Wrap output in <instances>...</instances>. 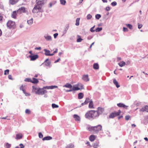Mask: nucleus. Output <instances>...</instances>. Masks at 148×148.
<instances>
[{
	"instance_id": "1",
	"label": "nucleus",
	"mask_w": 148,
	"mask_h": 148,
	"mask_svg": "<svg viewBox=\"0 0 148 148\" xmlns=\"http://www.w3.org/2000/svg\"><path fill=\"white\" fill-rule=\"evenodd\" d=\"M96 112L95 110H90L88 111L85 114L86 118L90 119H94L98 117Z\"/></svg>"
},
{
	"instance_id": "2",
	"label": "nucleus",
	"mask_w": 148,
	"mask_h": 148,
	"mask_svg": "<svg viewBox=\"0 0 148 148\" xmlns=\"http://www.w3.org/2000/svg\"><path fill=\"white\" fill-rule=\"evenodd\" d=\"M102 129V126L100 125L95 126H89L88 128V130L89 131L96 133L101 130Z\"/></svg>"
},
{
	"instance_id": "3",
	"label": "nucleus",
	"mask_w": 148,
	"mask_h": 148,
	"mask_svg": "<svg viewBox=\"0 0 148 148\" xmlns=\"http://www.w3.org/2000/svg\"><path fill=\"white\" fill-rule=\"evenodd\" d=\"M32 91L35 92L36 94L38 95H44L47 92V91L44 90L43 89L36 88V87L33 86Z\"/></svg>"
},
{
	"instance_id": "4",
	"label": "nucleus",
	"mask_w": 148,
	"mask_h": 148,
	"mask_svg": "<svg viewBox=\"0 0 148 148\" xmlns=\"http://www.w3.org/2000/svg\"><path fill=\"white\" fill-rule=\"evenodd\" d=\"M6 25L8 28L10 29H14L16 27L15 22L10 20L8 21Z\"/></svg>"
},
{
	"instance_id": "5",
	"label": "nucleus",
	"mask_w": 148,
	"mask_h": 148,
	"mask_svg": "<svg viewBox=\"0 0 148 148\" xmlns=\"http://www.w3.org/2000/svg\"><path fill=\"white\" fill-rule=\"evenodd\" d=\"M42 11L43 10L42 8H41L39 6L36 5L35 7H34L32 10L33 12L34 13H37L39 12H42Z\"/></svg>"
},
{
	"instance_id": "6",
	"label": "nucleus",
	"mask_w": 148,
	"mask_h": 148,
	"mask_svg": "<svg viewBox=\"0 0 148 148\" xmlns=\"http://www.w3.org/2000/svg\"><path fill=\"white\" fill-rule=\"evenodd\" d=\"M121 112V111L119 110L118 112H114L111 113L109 116L110 118H113L114 117L119 115Z\"/></svg>"
},
{
	"instance_id": "7",
	"label": "nucleus",
	"mask_w": 148,
	"mask_h": 148,
	"mask_svg": "<svg viewBox=\"0 0 148 148\" xmlns=\"http://www.w3.org/2000/svg\"><path fill=\"white\" fill-rule=\"evenodd\" d=\"M97 114V115L98 117L99 116L103 113L104 111V109L100 107H99L97 108V110L96 111Z\"/></svg>"
},
{
	"instance_id": "8",
	"label": "nucleus",
	"mask_w": 148,
	"mask_h": 148,
	"mask_svg": "<svg viewBox=\"0 0 148 148\" xmlns=\"http://www.w3.org/2000/svg\"><path fill=\"white\" fill-rule=\"evenodd\" d=\"M29 57L30 58V60L31 61H34L38 58V55H30Z\"/></svg>"
},
{
	"instance_id": "9",
	"label": "nucleus",
	"mask_w": 148,
	"mask_h": 148,
	"mask_svg": "<svg viewBox=\"0 0 148 148\" xmlns=\"http://www.w3.org/2000/svg\"><path fill=\"white\" fill-rule=\"evenodd\" d=\"M44 2L43 1H38L36 5L38 6H39L42 8V6L44 5Z\"/></svg>"
},
{
	"instance_id": "10",
	"label": "nucleus",
	"mask_w": 148,
	"mask_h": 148,
	"mask_svg": "<svg viewBox=\"0 0 148 148\" xmlns=\"http://www.w3.org/2000/svg\"><path fill=\"white\" fill-rule=\"evenodd\" d=\"M44 64L46 66H50L51 64V62L48 59H47L44 62Z\"/></svg>"
},
{
	"instance_id": "11",
	"label": "nucleus",
	"mask_w": 148,
	"mask_h": 148,
	"mask_svg": "<svg viewBox=\"0 0 148 148\" xmlns=\"http://www.w3.org/2000/svg\"><path fill=\"white\" fill-rule=\"evenodd\" d=\"M44 51L45 52V55L47 56H52L53 54L50 53V51L49 50H47L46 49H44Z\"/></svg>"
},
{
	"instance_id": "12",
	"label": "nucleus",
	"mask_w": 148,
	"mask_h": 148,
	"mask_svg": "<svg viewBox=\"0 0 148 148\" xmlns=\"http://www.w3.org/2000/svg\"><path fill=\"white\" fill-rule=\"evenodd\" d=\"M117 106L119 107H123L125 109H127L128 106L123 103H120L117 104Z\"/></svg>"
},
{
	"instance_id": "13",
	"label": "nucleus",
	"mask_w": 148,
	"mask_h": 148,
	"mask_svg": "<svg viewBox=\"0 0 148 148\" xmlns=\"http://www.w3.org/2000/svg\"><path fill=\"white\" fill-rule=\"evenodd\" d=\"M25 11V7H23L19 8L17 10V12L20 13H24Z\"/></svg>"
},
{
	"instance_id": "14",
	"label": "nucleus",
	"mask_w": 148,
	"mask_h": 148,
	"mask_svg": "<svg viewBox=\"0 0 148 148\" xmlns=\"http://www.w3.org/2000/svg\"><path fill=\"white\" fill-rule=\"evenodd\" d=\"M82 79L84 81L86 82L88 81L89 80L88 75H83Z\"/></svg>"
},
{
	"instance_id": "15",
	"label": "nucleus",
	"mask_w": 148,
	"mask_h": 148,
	"mask_svg": "<svg viewBox=\"0 0 148 148\" xmlns=\"http://www.w3.org/2000/svg\"><path fill=\"white\" fill-rule=\"evenodd\" d=\"M19 0H9V3L10 4L13 5L16 4Z\"/></svg>"
},
{
	"instance_id": "16",
	"label": "nucleus",
	"mask_w": 148,
	"mask_h": 148,
	"mask_svg": "<svg viewBox=\"0 0 148 148\" xmlns=\"http://www.w3.org/2000/svg\"><path fill=\"white\" fill-rule=\"evenodd\" d=\"M141 110L142 112L146 111L147 112H148V106H145L142 108Z\"/></svg>"
},
{
	"instance_id": "17",
	"label": "nucleus",
	"mask_w": 148,
	"mask_h": 148,
	"mask_svg": "<svg viewBox=\"0 0 148 148\" xmlns=\"http://www.w3.org/2000/svg\"><path fill=\"white\" fill-rule=\"evenodd\" d=\"M88 107L90 109H93L94 108L93 107V103L91 100H90V101Z\"/></svg>"
},
{
	"instance_id": "18",
	"label": "nucleus",
	"mask_w": 148,
	"mask_h": 148,
	"mask_svg": "<svg viewBox=\"0 0 148 148\" xmlns=\"http://www.w3.org/2000/svg\"><path fill=\"white\" fill-rule=\"evenodd\" d=\"M20 89L23 91V93L26 96L29 95L30 94L29 93H26L25 90L24 89V87L23 85H22L20 87Z\"/></svg>"
},
{
	"instance_id": "19",
	"label": "nucleus",
	"mask_w": 148,
	"mask_h": 148,
	"mask_svg": "<svg viewBox=\"0 0 148 148\" xmlns=\"http://www.w3.org/2000/svg\"><path fill=\"white\" fill-rule=\"evenodd\" d=\"M73 117L75 121H80V118L78 115L75 114L73 115Z\"/></svg>"
},
{
	"instance_id": "20",
	"label": "nucleus",
	"mask_w": 148,
	"mask_h": 148,
	"mask_svg": "<svg viewBox=\"0 0 148 148\" xmlns=\"http://www.w3.org/2000/svg\"><path fill=\"white\" fill-rule=\"evenodd\" d=\"M90 99L88 98H86V100H85L84 102L82 103V105L83 106L85 105L86 104L88 103L89 102H90Z\"/></svg>"
},
{
	"instance_id": "21",
	"label": "nucleus",
	"mask_w": 148,
	"mask_h": 148,
	"mask_svg": "<svg viewBox=\"0 0 148 148\" xmlns=\"http://www.w3.org/2000/svg\"><path fill=\"white\" fill-rule=\"evenodd\" d=\"M99 65L98 64L96 63L94 64L93 68L95 70H97L99 69Z\"/></svg>"
},
{
	"instance_id": "22",
	"label": "nucleus",
	"mask_w": 148,
	"mask_h": 148,
	"mask_svg": "<svg viewBox=\"0 0 148 148\" xmlns=\"http://www.w3.org/2000/svg\"><path fill=\"white\" fill-rule=\"evenodd\" d=\"M39 81L37 79L35 78H32V83L34 84H37L38 83Z\"/></svg>"
},
{
	"instance_id": "23",
	"label": "nucleus",
	"mask_w": 148,
	"mask_h": 148,
	"mask_svg": "<svg viewBox=\"0 0 148 148\" xmlns=\"http://www.w3.org/2000/svg\"><path fill=\"white\" fill-rule=\"evenodd\" d=\"M96 136L95 135H91L89 137V140L91 141H93L95 139Z\"/></svg>"
},
{
	"instance_id": "24",
	"label": "nucleus",
	"mask_w": 148,
	"mask_h": 148,
	"mask_svg": "<svg viewBox=\"0 0 148 148\" xmlns=\"http://www.w3.org/2000/svg\"><path fill=\"white\" fill-rule=\"evenodd\" d=\"M113 82L114 84L116 85V86L117 88H119L120 87V85H119L118 82L115 79H114L113 80Z\"/></svg>"
},
{
	"instance_id": "25",
	"label": "nucleus",
	"mask_w": 148,
	"mask_h": 148,
	"mask_svg": "<svg viewBox=\"0 0 148 148\" xmlns=\"http://www.w3.org/2000/svg\"><path fill=\"white\" fill-rule=\"evenodd\" d=\"M72 89L73 90H77L80 89V88L78 87V86H76V85L75 86H73Z\"/></svg>"
},
{
	"instance_id": "26",
	"label": "nucleus",
	"mask_w": 148,
	"mask_h": 148,
	"mask_svg": "<svg viewBox=\"0 0 148 148\" xmlns=\"http://www.w3.org/2000/svg\"><path fill=\"white\" fill-rule=\"evenodd\" d=\"M52 138L50 136H46L44 137L42 139L43 140H49L51 139Z\"/></svg>"
},
{
	"instance_id": "27",
	"label": "nucleus",
	"mask_w": 148,
	"mask_h": 148,
	"mask_svg": "<svg viewBox=\"0 0 148 148\" xmlns=\"http://www.w3.org/2000/svg\"><path fill=\"white\" fill-rule=\"evenodd\" d=\"M16 11H14L12 12L11 16L12 18H16Z\"/></svg>"
},
{
	"instance_id": "28",
	"label": "nucleus",
	"mask_w": 148,
	"mask_h": 148,
	"mask_svg": "<svg viewBox=\"0 0 148 148\" xmlns=\"http://www.w3.org/2000/svg\"><path fill=\"white\" fill-rule=\"evenodd\" d=\"M22 137V135L21 134H17L16 136V138L17 139H19L21 138Z\"/></svg>"
},
{
	"instance_id": "29",
	"label": "nucleus",
	"mask_w": 148,
	"mask_h": 148,
	"mask_svg": "<svg viewBox=\"0 0 148 148\" xmlns=\"http://www.w3.org/2000/svg\"><path fill=\"white\" fill-rule=\"evenodd\" d=\"M64 87L69 88H72V86L71 84H70L69 83H67L64 85Z\"/></svg>"
},
{
	"instance_id": "30",
	"label": "nucleus",
	"mask_w": 148,
	"mask_h": 148,
	"mask_svg": "<svg viewBox=\"0 0 148 148\" xmlns=\"http://www.w3.org/2000/svg\"><path fill=\"white\" fill-rule=\"evenodd\" d=\"M27 23L29 25H32L33 23V19L32 18L30 20H27Z\"/></svg>"
},
{
	"instance_id": "31",
	"label": "nucleus",
	"mask_w": 148,
	"mask_h": 148,
	"mask_svg": "<svg viewBox=\"0 0 148 148\" xmlns=\"http://www.w3.org/2000/svg\"><path fill=\"white\" fill-rule=\"evenodd\" d=\"M125 62L124 61L118 63V64L120 67H122L125 65Z\"/></svg>"
},
{
	"instance_id": "32",
	"label": "nucleus",
	"mask_w": 148,
	"mask_h": 148,
	"mask_svg": "<svg viewBox=\"0 0 148 148\" xmlns=\"http://www.w3.org/2000/svg\"><path fill=\"white\" fill-rule=\"evenodd\" d=\"M84 96V94L82 92L79 93L78 94V98L79 99H82Z\"/></svg>"
},
{
	"instance_id": "33",
	"label": "nucleus",
	"mask_w": 148,
	"mask_h": 148,
	"mask_svg": "<svg viewBox=\"0 0 148 148\" xmlns=\"http://www.w3.org/2000/svg\"><path fill=\"white\" fill-rule=\"evenodd\" d=\"M77 37L78 38L77 39V42H80L82 41L83 40V39L81 38V36L79 35L77 36Z\"/></svg>"
},
{
	"instance_id": "34",
	"label": "nucleus",
	"mask_w": 148,
	"mask_h": 148,
	"mask_svg": "<svg viewBox=\"0 0 148 148\" xmlns=\"http://www.w3.org/2000/svg\"><path fill=\"white\" fill-rule=\"evenodd\" d=\"M76 86H78V87H80V89L83 88V85L81 84L78 83L76 84Z\"/></svg>"
},
{
	"instance_id": "35",
	"label": "nucleus",
	"mask_w": 148,
	"mask_h": 148,
	"mask_svg": "<svg viewBox=\"0 0 148 148\" xmlns=\"http://www.w3.org/2000/svg\"><path fill=\"white\" fill-rule=\"evenodd\" d=\"M74 147V145L72 144H71L68 145L66 147V148H73Z\"/></svg>"
},
{
	"instance_id": "36",
	"label": "nucleus",
	"mask_w": 148,
	"mask_h": 148,
	"mask_svg": "<svg viewBox=\"0 0 148 148\" xmlns=\"http://www.w3.org/2000/svg\"><path fill=\"white\" fill-rule=\"evenodd\" d=\"M80 20L79 18H77L76 20L75 25L76 26H78L79 25V22Z\"/></svg>"
},
{
	"instance_id": "37",
	"label": "nucleus",
	"mask_w": 148,
	"mask_h": 148,
	"mask_svg": "<svg viewBox=\"0 0 148 148\" xmlns=\"http://www.w3.org/2000/svg\"><path fill=\"white\" fill-rule=\"evenodd\" d=\"M127 27H128L130 29H132L133 28L132 25L130 24H126Z\"/></svg>"
},
{
	"instance_id": "38",
	"label": "nucleus",
	"mask_w": 148,
	"mask_h": 148,
	"mask_svg": "<svg viewBox=\"0 0 148 148\" xmlns=\"http://www.w3.org/2000/svg\"><path fill=\"white\" fill-rule=\"evenodd\" d=\"M45 39L47 40H51V37L50 36H45Z\"/></svg>"
},
{
	"instance_id": "39",
	"label": "nucleus",
	"mask_w": 148,
	"mask_h": 148,
	"mask_svg": "<svg viewBox=\"0 0 148 148\" xmlns=\"http://www.w3.org/2000/svg\"><path fill=\"white\" fill-rule=\"evenodd\" d=\"M102 27H97L95 30V31L96 32H99L102 30Z\"/></svg>"
},
{
	"instance_id": "40",
	"label": "nucleus",
	"mask_w": 148,
	"mask_h": 148,
	"mask_svg": "<svg viewBox=\"0 0 148 148\" xmlns=\"http://www.w3.org/2000/svg\"><path fill=\"white\" fill-rule=\"evenodd\" d=\"M24 81L25 82H29L32 83V79L29 78H26Z\"/></svg>"
},
{
	"instance_id": "41",
	"label": "nucleus",
	"mask_w": 148,
	"mask_h": 148,
	"mask_svg": "<svg viewBox=\"0 0 148 148\" xmlns=\"http://www.w3.org/2000/svg\"><path fill=\"white\" fill-rule=\"evenodd\" d=\"M52 107L53 108H58V106L55 104L53 103L52 104Z\"/></svg>"
},
{
	"instance_id": "42",
	"label": "nucleus",
	"mask_w": 148,
	"mask_h": 148,
	"mask_svg": "<svg viewBox=\"0 0 148 148\" xmlns=\"http://www.w3.org/2000/svg\"><path fill=\"white\" fill-rule=\"evenodd\" d=\"M19 146L20 147H19L18 146H16L15 147V148H24V146L22 143L20 144Z\"/></svg>"
},
{
	"instance_id": "43",
	"label": "nucleus",
	"mask_w": 148,
	"mask_h": 148,
	"mask_svg": "<svg viewBox=\"0 0 148 148\" xmlns=\"http://www.w3.org/2000/svg\"><path fill=\"white\" fill-rule=\"evenodd\" d=\"M25 112L27 114H30L31 113V111L27 109L25 110Z\"/></svg>"
},
{
	"instance_id": "44",
	"label": "nucleus",
	"mask_w": 148,
	"mask_h": 148,
	"mask_svg": "<svg viewBox=\"0 0 148 148\" xmlns=\"http://www.w3.org/2000/svg\"><path fill=\"white\" fill-rule=\"evenodd\" d=\"M60 3L62 5H64L66 3V1L65 0H60Z\"/></svg>"
},
{
	"instance_id": "45",
	"label": "nucleus",
	"mask_w": 148,
	"mask_h": 148,
	"mask_svg": "<svg viewBox=\"0 0 148 148\" xmlns=\"http://www.w3.org/2000/svg\"><path fill=\"white\" fill-rule=\"evenodd\" d=\"M101 17V15L99 14H97L95 15V18L97 19H99Z\"/></svg>"
},
{
	"instance_id": "46",
	"label": "nucleus",
	"mask_w": 148,
	"mask_h": 148,
	"mask_svg": "<svg viewBox=\"0 0 148 148\" xmlns=\"http://www.w3.org/2000/svg\"><path fill=\"white\" fill-rule=\"evenodd\" d=\"M9 72V70L7 69L5 70L4 71V74L5 75H6L7 74H8Z\"/></svg>"
},
{
	"instance_id": "47",
	"label": "nucleus",
	"mask_w": 148,
	"mask_h": 148,
	"mask_svg": "<svg viewBox=\"0 0 148 148\" xmlns=\"http://www.w3.org/2000/svg\"><path fill=\"white\" fill-rule=\"evenodd\" d=\"M5 146L6 148H9L11 147V145L10 144L8 143H7L5 145Z\"/></svg>"
},
{
	"instance_id": "48",
	"label": "nucleus",
	"mask_w": 148,
	"mask_h": 148,
	"mask_svg": "<svg viewBox=\"0 0 148 148\" xmlns=\"http://www.w3.org/2000/svg\"><path fill=\"white\" fill-rule=\"evenodd\" d=\"M92 17V16L90 14H88L87 15V19H90Z\"/></svg>"
},
{
	"instance_id": "49",
	"label": "nucleus",
	"mask_w": 148,
	"mask_h": 148,
	"mask_svg": "<svg viewBox=\"0 0 148 148\" xmlns=\"http://www.w3.org/2000/svg\"><path fill=\"white\" fill-rule=\"evenodd\" d=\"M38 136L40 138H42L43 137V135L42 134V133L40 132L38 134Z\"/></svg>"
},
{
	"instance_id": "50",
	"label": "nucleus",
	"mask_w": 148,
	"mask_h": 148,
	"mask_svg": "<svg viewBox=\"0 0 148 148\" xmlns=\"http://www.w3.org/2000/svg\"><path fill=\"white\" fill-rule=\"evenodd\" d=\"M130 118V116L127 115V116H125V119L126 120H128Z\"/></svg>"
},
{
	"instance_id": "51",
	"label": "nucleus",
	"mask_w": 148,
	"mask_h": 148,
	"mask_svg": "<svg viewBox=\"0 0 148 148\" xmlns=\"http://www.w3.org/2000/svg\"><path fill=\"white\" fill-rule=\"evenodd\" d=\"M95 27V26L94 25L93 27H92L90 29V31L91 32H94L95 31V30L93 29Z\"/></svg>"
},
{
	"instance_id": "52",
	"label": "nucleus",
	"mask_w": 148,
	"mask_h": 148,
	"mask_svg": "<svg viewBox=\"0 0 148 148\" xmlns=\"http://www.w3.org/2000/svg\"><path fill=\"white\" fill-rule=\"evenodd\" d=\"M117 4V3L116 2L114 1L111 3V5L112 6H115Z\"/></svg>"
},
{
	"instance_id": "53",
	"label": "nucleus",
	"mask_w": 148,
	"mask_h": 148,
	"mask_svg": "<svg viewBox=\"0 0 148 148\" xmlns=\"http://www.w3.org/2000/svg\"><path fill=\"white\" fill-rule=\"evenodd\" d=\"M142 26H143V25L142 24H139V23L138 24V28L139 29H140V28H141L142 27Z\"/></svg>"
},
{
	"instance_id": "54",
	"label": "nucleus",
	"mask_w": 148,
	"mask_h": 148,
	"mask_svg": "<svg viewBox=\"0 0 148 148\" xmlns=\"http://www.w3.org/2000/svg\"><path fill=\"white\" fill-rule=\"evenodd\" d=\"M123 30L124 32H127L128 31V29L127 28L123 27Z\"/></svg>"
},
{
	"instance_id": "55",
	"label": "nucleus",
	"mask_w": 148,
	"mask_h": 148,
	"mask_svg": "<svg viewBox=\"0 0 148 148\" xmlns=\"http://www.w3.org/2000/svg\"><path fill=\"white\" fill-rule=\"evenodd\" d=\"M8 78L9 79H11V80H12L13 79L12 78V76L11 75H8Z\"/></svg>"
},
{
	"instance_id": "56",
	"label": "nucleus",
	"mask_w": 148,
	"mask_h": 148,
	"mask_svg": "<svg viewBox=\"0 0 148 148\" xmlns=\"http://www.w3.org/2000/svg\"><path fill=\"white\" fill-rule=\"evenodd\" d=\"M3 16L1 15V14L0 13V21H2L3 20Z\"/></svg>"
},
{
	"instance_id": "57",
	"label": "nucleus",
	"mask_w": 148,
	"mask_h": 148,
	"mask_svg": "<svg viewBox=\"0 0 148 148\" xmlns=\"http://www.w3.org/2000/svg\"><path fill=\"white\" fill-rule=\"evenodd\" d=\"M58 49H56V50L53 52V53L52 54H53V55L56 53L58 52Z\"/></svg>"
},
{
	"instance_id": "58",
	"label": "nucleus",
	"mask_w": 148,
	"mask_h": 148,
	"mask_svg": "<svg viewBox=\"0 0 148 148\" xmlns=\"http://www.w3.org/2000/svg\"><path fill=\"white\" fill-rule=\"evenodd\" d=\"M8 116H6L5 117H2L1 118L2 119H7V120H10V119L7 118Z\"/></svg>"
},
{
	"instance_id": "59",
	"label": "nucleus",
	"mask_w": 148,
	"mask_h": 148,
	"mask_svg": "<svg viewBox=\"0 0 148 148\" xmlns=\"http://www.w3.org/2000/svg\"><path fill=\"white\" fill-rule=\"evenodd\" d=\"M50 87V89H53L54 88H57L58 87L57 86H51Z\"/></svg>"
},
{
	"instance_id": "60",
	"label": "nucleus",
	"mask_w": 148,
	"mask_h": 148,
	"mask_svg": "<svg viewBox=\"0 0 148 148\" xmlns=\"http://www.w3.org/2000/svg\"><path fill=\"white\" fill-rule=\"evenodd\" d=\"M58 33H56L54 34L53 35L54 38H56L57 37V36H58Z\"/></svg>"
},
{
	"instance_id": "61",
	"label": "nucleus",
	"mask_w": 148,
	"mask_h": 148,
	"mask_svg": "<svg viewBox=\"0 0 148 148\" xmlns=\"http://www.w3.org/2000/svg\"><path fill=\"white\" fill-rule=\"evenodd\" d=\"M106 10L107 11H109L110 10V8L109 7L106 8Z\"/></svg>"
},
{
	"instance_id": "62",
	"label": "nucleus",
	"mask_w": 148,
	"mask_h": 148,
	"mask_svg": "<svg viewBox=\"0 0 148 148\" xmlns=\"http://www.w3.org/2000/svg\"><path fill=\"white\" fill-rule=\"evenodd\" d=\"M35 49L36 50H40L41 49V47H36L35 48Z\"/></svg>"
},
{
	"instance_id": "63",
	"label": "nucleus",
	"mask_w": 148,
	"mask_h": 148,
	"mask_svg": "<svg viewBox=\"0 0 148 148\" xmlns=\"http://www.w3.org/2000/svg\"><path fill=\"white\" fill-rule=\"evenodd\" d=\"M60 60V58H59L57 60L55 61L54 63H56L59 62V60Z\"/></svg>"
},
{
	"instance_id": "64",
	"label": "nucleus",
	"mask_w": 148,
	"mask_h": 148,
	"mask_svg": "<svg viewBox=\"0 0 148 148\" xmlns=\"http://www.w3.org/2000/svg\"><path fill=\"white\" fill-rule=\"evenodd\" d=\"M86 144H87L88 145V146H90V143L88 141L86 143Z\"/></svg>"
}]
</instances>
